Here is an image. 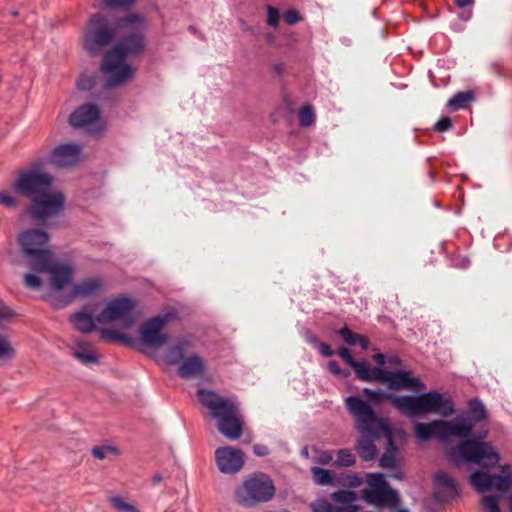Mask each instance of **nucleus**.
<instances>
[{"mask_svg": "<svg viewBox=\"0 0 512 512\" xmlns=\"http://www.w3.org/2000/svg\"><path fill=\"white\" fill-rule=\"evenodd\" d=\"M434 482L436 485L446 488L452 494H458L457 485L455 481L444 471H438L434 475Z\"/></svg>", "mask_w": 512, "mask_h": 512, "instance_id": "26", "label": "nucleus"}, {"mask_svg": "<svg viewBox=\"0 0 512 512\" xmlns=\"http://www.w3.org/2000/svg\"><path fill=\"white\" fill-rule=\"evenodd\" d=\"M176 317L175 312H167L148 319L140 327L139 343L142 351L150 354L151 350H156L164 346L168 341V336L163 332L166 324Z\"/></svg>", "mask_w": 512, "mask_h": 512, "instance_id": "12", "label": "nucleus"}, {"mask_svg": "<svg viewBox=\"0 0 512 512\" xmlns=\"http://www.w3.org/2000/svg\"><path fill=\"white\" fill-rule=\"evenodd\" d=\"M94 80L89 76H81L77 81V87L80 90H89L92 88Z\"/></svg>", "mask_w": 512, "mask_h": 512, "instance_id": "36", "label": "nucleus"}, {"mask_svg": "<svg viewBox=\"0 0 512 512\" xmlns=\"http://www.w3.org/2000/svg\"><path fill=\"white\" fill-rule=\"evenodd\" d=\"M474 99V94L472 92H459L456 93L449 101L448 107L452 110H459L464 108L465 105Z\"/></svg>", "mask_w": 512, "mask_h": 512, "instance_id": "27", "label": "nucleus"}, {"mask_svg": "<svg viewBox=\"0 0 512 512\" xmlns=\"http://www.w3.org/2000/svg\"><path fill=\"white\" fill-rule=\"evenodd\" d=\"M339 334L348 345H355L359 343L363 350H366L369 346L367 338L353 333L348 327H343L339 330Z\"/></svg>", "mask_w": 512, "mask_h": 512, "instance_id": "25", "label": "nucleus"}, {"mask_svg": "<svg viewBox=\"0 0 512 512\" xmlns=\"http://www.w3.org/2000/svg\"><path fill=\"white\" fill-rule=\"evenodd\" d=\"M299 124L302 127H310L315 122V114L310 105H306L300 109L298 113Z\"/></svg>", "mask_w": 512, "mask_h": 512, "instance_id": "28", "label": "nucleus"}, {"mask_svg": "<svg viewBox=\"0 0 512 512\" xmlns=\"http://www.w3.org/2000/svg\"><path fill=\"white\" fill-rule=\"evenodd\" d=\"M73 355L78 361L84 364L97 361V356L92 352L90 345L84 341L76 342L73 348Z\"/></svg>", "mask_w": 512, "mask_h": 512, "instance_id": "22", "label": "nucleus"}, {"mask_svg": "<svg viewBox=\"0 0 512 512\" xmlns=\"http://www.w3.org/2000/svg\"><path fill=\"white\" fill-rule=\"evenodd\" d=\"M98 305H85L80 311L70 317L73 326L82 333L92 332L97 324Z\"/></svg>", "mask_w": 512, "mask_h": 512, "instance_id": "19", "label": "nucleus"}, {"mask_svg": "<svg viewBox=\"0 0 512 512\" xmlns=\"http://www.w3.org/2000/svg\"><path fill=\"white\" fill-rule=\"evenodd\" d=\"M333 501L343 504L340 507H333L327 500L320 499L312 503L313 512H356L357 507L354 502L357 495L352 491H337L331 495Z\"/></svg>", "mask_w": 512, "mask_h": 512, "instance_id": "17", "label": "nucleus"}, {"mask_svg": "<svg viewBox=\"0 0 512 512\" xmlns=\"http://www.w3.org/2000/svg\"><path fill=\"white\" fill-rule=\"evenodd\" d=\"M136 0H105L108 7H128Z\"/></svg>", "mask_w": 512, "mask_h": 512, "instance_id": "38", "label": "nucleus"}, {"mask_svg": "<svg viewBox=\"0 0 512 512\" xmlns=\"http://www.w3.org/2000/svg\"><path fill=\"white\" fill-rule=\"evenodd\" d=\"M393 446V444L391 445ZM396 464V448L392 447V450H388L386 453H384L380 460L379 465L382 468H392Z\"/></svg>", "mask_w": 512, "mask_h": 512, "instance_id": "32", "label": "nucleus"}, {"mask_svg": "<svg viewBox=\"0 0 512 512\" xmlns=\"http://www.w3.org/2000/svg\"><path fill=\"white\" fill-rule=\"evenodd\" d=\"M307 340L311 343H317V338L314 335H308Z\"/></svg>", "mask_w": 512, "mask_h": 512, "instance_id": "50", "label": "nucleus"}, {"mask_svg": "<svg viewBox=\"0 0 512 512\" xmlns=\"http://www.w3.org/2000/svg\"><path fill=\"white\" fill-rule=\"evenodd\" d=\"M337 354L350 366L352 367L356 360L351 355L350 351L347 348H340L337 352Z\"/></svg>", "mask_w": 512, "mask_h": 512, "instance_id": "37", "label": "nucleus"}, {"mask_svg": "<svg viewBox=\"0 0 512 512\" xmlns=\"http://www.w3.org/2000/svg\"><path fill=\"white\" fill-rule=\"evenodd\" d=\"M253 450H254V453H255L257 456H260V457H262V456H266V455H268V453H269V450H268L267 446L262 445V444H257V445H255V446H254V448H253Z\"/></svg>", "mask_w": 512, "mask_h": 512, "instance_id": "44", "label": "nucleus"}, {"mask_svg": "<svg viewBox=\"0 0 512 512\" xmlns=\"http://www.w3.org/2000/svg\"><path fill=\"white\" fill-rule=\"evenodd\" d=\"M275 495L272 479L264 473H255L244 480L235 491L236 501L244 506L268 502Z\"/></svg>", "mask_w": 512, "mask_h": 512, "instance_id": "10", "label": "nucleus"}, {"mask_svg": "<svg viewBox=\"0 0 512 512\" xmlns=\"http://www.w3.org/2000/svg\"><path fill=\"white\" fill-rule=\"evenodd\" d=\"M368 400L377 404L382 400L390 401L402 414L408 417L434 413L442 417H448L454 413V404L451 398L438 391L422 393L418 396H397L382 390L363 389Z\"/></svg>", "mask_w": 512, "mask_h": 512, "instance_id": "5", "label": "nucleus"}, {"mask_svg": "<svg viewBox=\"0 0 512 512\" xmlns=\"http://www.w3.org/2000/svg\"><path fill=\"white\" fill-rule=\"evenodd\" d=\"M113 507L120 512H139V510L131 503L127 502L122 497L111 498Z\"/></svg>", "mask_w": 512, "mask_h": 512, "instance_id": "31", "label": "nucleus"}, {"mask_svg": "<svg viewBox=\"0 0 512 512\" xmlns=\"http://www.w3.org/2000/svg\"><path fill=\"white\" fill-rule=\"evenodd\" d=\"M319 352L324 356V357H330L333 355V351L332 349L330 348V346L326 343H319Z\"/></svg>", "mask_w": 512, "mask_h": 512, "instance_id": "43", "label": "nucleus"}, {"mask_svg": "<svg viewBox=\"0 0 512 512\" xmlns=\"http://www.w3.org/2000/svg\"><path fill=\"white\" fill-rule=\"evenodd\" d=\"M311 474L313 476V480L317 485H334L337 484V479L335 474L327 469L313 467L311 468Z\"/></svg>", "mask_w": 512, "mask_h": 512, "instance_id": "24", "label": "nucleus"}, {"mask_svg": "<svg viewBox=\"0 0 512 512\" xmlns=\"http://www.w3.org/2000/svg\"><path fill=\"white\" fill-rule=\"evenodd\" d=\"M328 369L334 375H340L341 374V368L339 367V365H338V363L336 361H330L328 363Z\"/></svg>", "mask_w": 512, "mask_h": 512, "instance_id": "45", "label": "nucleus"}, {"mask_svg": "<svg viewBox=\"0 0 512 512\" xmlns=\"http://www.w3.org/2000/svg\"><path fill=\"white\" fill-rule=\"evenodd\" d=\"M69 123L75 128H84L89 132H98L104 128L100 111L94 104H84L69 116Z\"/></svg>", "mask_w": 512, "mask_h": 512, "instance_id": "15", "label": "nucleus"}, {"mask_svg": "<svg viewBox=\"0 0 512 512\" xmlns=\"http://www.w3.org/2000/svg\"><path fill=\"white\" fill-rule=\"evenodd\" d=\"M455 3L458 7L464 8L473 3V0H455Z\"/></svg>", "mask_w": 512, "mask_h": 512, "instance_id": "47", "label": "nucleus"}, {"mask_svg": "<svg viewBox=\"0 0 512 512\" xmlns=\"http://www.w3.org/2000/svg\"><path fill=\"white\" fill-rule=\"evenodd\" d=\"M284 20L286 23L293 25L299 21V14L296 10H288L284 13Z\"/></svg>", "mask_w": 512, "mask_h": 512, "instance_id": "39", "label": "nucleus"}, {"mask_svg": "<svg viewBox=\"0 0 512 512\" xmlns=\"http://www.w3.org/2000/svg\"><path fill=\"white\" fill-rule=\"evenodd\" d=\"M160 480H161V477H160V476H155V477H154V481H155L156 483H157V482H159Z\"/></svg>", "mask_w": 512, "mask_h": 512, "instance_id": "52", "label": "nucleus"}, {"mask_svg": "<svg viewBox=\"0 0 512 512\" xmlns=\"http://www.w3.org/2000/svg\"><path fill=\"white\" fill-rule=\"evenodd\" d=\"M347 410L353 415L361 438L357 444V451L360 457L369 461L376 455V446L373 440L382 433L388 437L389 445H392V437L386 421L377 417L374 410L360 397L349 396L345 399Z\"/></svg>", "mask_w": 512, "mask_h": 512, "instance_id": "6", "label": "nucleus"}, {"mask_svg": "<svg viewBox=\"0 0 512 512\" xmlns=\"http://www.w3.org/2000/svg\"><path fill=\"white\" fill-rule=\"evenodd\" d=\"M192 342L188 339H180L167 347L162 356L166 365H178V375L183 379H196L204 375L206 365L197 354H189Z\"/></svg>", "mask_w": 512, "mask_h": 512, "instance_id": "9", "label": "nucleus"}, {"mask_svg": "<svg viewBox=\"0 0 512 512\" xmlns=\"http://www.w3.org/2000/svg\"><path fill=\"white\" fill-rule=\"evenodd\" d=\"M135 303L127 297L111 299L97 315L99 325L117 323L122 329L130 328L135 322Z\"/></svg>", "mask_w": 512, "mask_h": 512, "instance_id": "13", "label": "nucleus"}, {"mask_svg": "<svg viewBox=\"0 0 512 512\" xmlns=\"http://www.w3.org/2000/svg\"><path fill=\"white\" fill-rule=\"evenodd\" d=\"M367 483V488L362 491V497L367 503L378 507L388 506L390 508L398 505V493L389 487L383 474H367Z\"/></svg>", "mask_w": 512, "mask_h": 512, "instance_id": "14", "label": "nucleus"}, {"mask_svg": "<svg viewBox=\"0 0 512 512\" xmlns=\"http://www.w3.org/2000/svg\"><path fill=\"white\" fill-rule=\"evenodd\" d=\"M197 394L202 405L217 419L220 433L230 440L240 438L243 422L237 403L231 398H224L204 389H199Z\"/></svg>", "mask_w": 512, "mask_h": 512, "instance_id": "7", "label": "nucleus"}, {"mask_svg": "<svg viewBox=\"0 0 512 512\" xmlns=\"http://www.w3.org/2000/svg\"><path fill=\"white\" fill-rule=\"evenodd\" d=\"M509 501H510V506H511L510 509H511V512H512V495L510 496Z\"/></svg>", "mask_w": 512, "mask_h": 512, "instance_id": "53", "label": "nucleus"}, {"mask_svg": "<svg viewBox=\"0 0 512 512\" xmlns=\"http://www.w3.org/2000/svg\"><path fill=\"white\" fill-rule=\"evenodd\" d=\"M14 354V349L8 339L0 334V359L10 358Z\"/></svg>", "mask_w": 512, "mask_h": 512, "instance_id": "33", "label": "nucleus"}, {"mask_svg": "<svg viewBox=\"0 0 512 512\" xmlns=\"http://www.w3.org/2000/svg\"><path fill=\"white\" fill-rule=\"evenodd\" d=\"M473 425L467 417H457L455 420H433L429 423H415L414 432L418 439L427 441L433 437L441 442L451 437H459L462 441L457 447L451 448L447 454L449 460L455 465L463 462L475 463L483 469L495 467L499 464L500 455L489 443L482 441L487 432L480 434L477 439L470 438Z\"/></svg>", "mask_w": 512, "mask_h": 512, "instance_id": "2", "label": "nucleus"}, {"mask_svg": "<svg viewBox=\"0 0 512 512\" xmlns=\"http://www.w3.org/2000/svg\"><path fill=\"white\" fill-rule=\"evenodd\" d=\"M103 337L109 338V339H119L120 335L117 333H111L107 330L103 331Z\"/></svg>", "mask_w": 512, "mask_h": 512, "instance_id": "48", "label": "nucleus"}, {"mask_svg": "<svg viewBox=\"0 0 512 512\" xmlns=\"http://www.w3.org/2000/svg\"><path fill=\"white\" fill-rule=\"evenodd\" d=\"M81 159V147L67 143L57 146L47 160L35 162L28 170L22 172L14 182L15 191L30 196L29 212L38 221H45L59 215L63 208L65 197L63 193L52 188L53 177L42 171L46 162L57 167H68L77 164Z\"/></svg>", "mask_w": 512, "mask_h": 512, "instance_id": "1", "label": "nucleus"}, {"mask_svg": "<svg viewBox=\"0 0 512 512\" xmlns=\"http://www.w3.org/2000/svg\"><path fill=\"white\" fill-rule=\"evenodd\" d=\"M13 316V311L6 305L0 303V321L7 320Z\"/></svg>", "mask_w": 512, "mask_h": 512, "instance_id": "42", "label": "nucleus"}, {"mask_svg": "<svg viewBox=\"0 0 512 512\" xmlns=\"http://www.w3.org/2000/svg\"><path fill=\"white\" fill-rule=\"evenodd\" d=\"M116 29L104 15H93L84 31L82 41L84 49L92 55L99 54L115 38Z\"/></svg>", "mask_w": 512, "mask_h": 512, "instance_id": "11", "label": "nucleus"}, {"mask_svg": "<svg viewBox=\"0 0 512 512\" xmlns=\"http://www.w3.org/2000/svg\"><path fill=\"white\" fill-rule=\"evenodd\" d=\"M374 358L380 365L384 364V356L382 354H376Z\"/></svg>", "mask_w": 512, "mask_h": 512, "instance_id": "49", "label": "nucleus"}, {"mask_svg": "<svg viewBox=\"0 0 512 512\" xmlns=\"http://www.w3.org/2000/svg\"><path fill=\"white\" fill-rule=\"evenodd\" d=\"M394 390L407 389L410 391H420L425 389L424 383L413 376L411 370L388 371L384 369L382 382Z\"/></svg>", "mask_w": 512, "mask_h": 512, "instance_id": "16", "label": "nucleus"}, {"mask_svg": "<svg viewBox=\"0 0 512 512\" xmlns=\"http://www.w3.org/2000/svg\"><path fill=\"white\" fill-rule=\"evenodd\" d=\"M356 375L363 381H377L382 382L384 369L372 367L367 361H356L352 366Z\"/></svg>", "mask_w": 512, "mask_h": 512, "instance_id": "21", "label": "nucleus"}, {"mask_svg": "<svg viewBox=\"0 0 512 512\" xmlns=\"http://www.w3.org/2000/svg\"><path fill=\"white\" fill-rule=\"evenodd\" d=\"M362 483L361 478L355 473H344L337 479V484L349 487L356 488L360 486Z\"/></svg>", "mask_w": 512, "mask_h": 512, "instance_id": "30", "label": "nucleus"}, {"mask_svg": "<svg viewBox=\"0 0 512 512\" xmlns=\"http://www.w3.org/2000/svg\"><path fill=\"white\" fill-rule=\"evenodd\" d=\"M216 464L220 472L235 474L244 465V454L241 450L226 446L215 451Z\"/></svg>", "mask_w": 512, "mask_h": 512, "instance_id": "18", "label": "nucleus"}, {"mask_svg": "<svg viewBox=\"0 0 512 512\" xmlns=\"http://www.w3.org/2000/svg\"><path fill=\"white\" fill-rule=\"evenodd\" d=\"M332 459H333V454L331 452L324 451V452L319 453L317 461H318V463H320L322 465H327L332 461Z\"/></svg>", "mask_w": 512, "mask_h": 512, "instance_id": "41", "label": "nucleus"}, {"mask_svg": "<svg viewBox=\"0 0 512 512\" xmlns=\"http://www.w3.org/2000/svg\"><path fill=\"white\" fill-rule=\"evenodd\" d=\"M98 277H88L73 285L70 298H86L96 294L102 287Z\"/></svg>", "mask_w": 512, "mask_h": 512, "instance_id": "20", "label": "nucleus"}, {"mask_svg": "<svg viewBox=\"0 0 512 512\" xmlns=\"http://www.w3.org/2000/svg\"><path fill=\"white\" fill-rule=\"evenodd\" d=\"M17 240L31 270L23 277L26 287L40 289L44 282L39 275L43 273L49 274L51 287L55 291H61L72 283L73 269L69 265L54 262L49 248V234L44 229H26L18 235Z\"/></svg>", "mask_w": 512, "mask_h": 512, "instance_id": "3", "label": "nucleus"}, {"mask_svg": "<svg viewBox=\"0 0 512 512\" xmlns=\"http://www.w3.org/2000/svg\"><path fill=\"white\" fill-rule=\"evenodd\" d=\"M355 463V455L349 449H340L337 452L336 464L341 467H350Z\"/></svg>", "mask_w": 512, "mask_h": 512, "instance_id": "29", "label": "nucleus"}, {"mask_svg": "<svg viewBox=\"0 0 512 512\" xmlns=\"http://www.w3.org/2000/svg\"><path fill=\"white\" fill-rule=\"evenodd\" d=\"M129 33L117 46L105 54L100 69L105 78V86L112 88L126 82L133 76V69L125 62L127 55L138 53L143 48L142 30L144 19L131 14L117 25Z\"/></svg>", "mask_w": 512, "mask_h": 512, "instance_id": "4", "label": "nucleus"}, {"mask_svg": "<svg viewBox=\"0 0 512 512\" xmlns=\"http://www.w3.org/2000/svg\"><path fill=\"white\" fill-rule=\"evenodd\" d=\"M452 123L450 118L448 117H442L440 120H438L435 124V129L437 131H446L451 127Z\"/></svg>", "mask_w": 512, "mask_h": 512, "instance_id": "40", "label": "nucleus"}, {"mask_svg": "<svg viewBox=\"0 0 512 512\" xmlns=\"http://www.w3.org/2000/svg\"><path fill=\"white\" fill-rule=\"evenodd\" d=\"M0 204L5 207L13 208L17 205V201L12 193L3 190L0 191Z\"/></svg>", "mask_w": 512, "mask_h": 512, "instance_id": "34", "label": "nucleus"}, {"mask_svg": "<svg viewBox=\"0 0 512 512\" xmlns=\"http://www.w3.org/2000/svg\"><path fill=\"white\" fill-rule=\"evenodd\" d=\"M92 453L95 458L102 460L105 458V450L103 448L95 447L92 450Z\"/></svg>", "mask_w": 512, "mask_h": 512, "instance_id": "46", "label": "nucleus"}, {"mask_svg": "<svg viewBox=\"0 0 512 512\" xmlns=\"http://www.w3.org/2000/svg\"><path fill=\"white\" fill-rule=\"evenodd\" d=\"M392 476L397 478V479H401L402 478V475L400 473L394 474Z\"/></svg>", "mask_w": 512, "mask_h": 512, "instance_id": "51", "label": "nucleus"}, {"mask_svg": "<svg viewBox=\"0 0 512 512\" xmlns=\"http://www.w3.org/2000/svg\"><path fill=\"white\" fill-rule=\"evenodd\" d=\"M279 18H280L279 11L273 6H268V8H267V23L270 26L276 27L279 23Z\"/></svg>", "mask_w": 512, "mask_h": 512, "instance_id": "35", "label": "nucleus"}, {"mask_svg": "<svg viewBox=\"0 0 512 512\" xmlns=\"http://www.w3.org/2000/svg\"><path fill=\"white\" fill-rule=\"evenodd\" d=\"M462 417H467L470 419L471 424L473 427L475 426L476 422H479L486 418V410L484 405L481 401L478 399H472L469 402V410L466 415H463Z\"/></svg>", "mask_w": 512, "mask_h": 512, "instance_id": "23", "label": "nucleus"}, {"mask_svg": "<svg viewBox=\"0 0 512 512\" xmlns=\"http://www.w3.org/2000/svg\"><path fill=\"white\" fill-rule=\"evenodd\" d=\"M500 470V475H492L485 470H479L470 475V483L478 492L484 493L490 490L498 492L497 495H486L481 498L480 505L483 512H500L499 502L512 487L511 467L503 465Z\"/></svg>", "mask_w": 512, "mask_h": 512, "instance_id": "8", "label": "nucleus"}]
</instances>
